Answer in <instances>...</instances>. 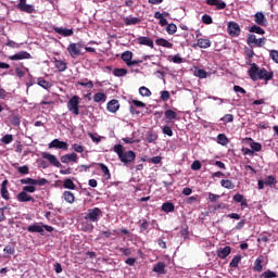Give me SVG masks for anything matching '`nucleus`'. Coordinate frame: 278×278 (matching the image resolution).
Here are the masks:
<instances>
[{"label":"nucleus","instance_id":"nucleus-40","mask_svg":"<svg viewBox=\"0 0 278 278\" xmlns=\"http://www.w3.org/2000/svg\"><path fill=\"white\" fill-rule=\"evenodd\" d=\"M217 142L218 144H222V147H227V144H229V139L225 134H219L217 136Z\"/></svg>","mask_w":278,"mask_h":278},{"label":"nucleus","instance_id":"nucleus-56","mask_svg":"<svg viewBox=\"0 0 278 278\" xmlns=\"http://www.w3.org/2000/svg\"><path fill=\"white\" fill-rule=\"evenodd\" d=\"M162 131L165 136H169V138L173 137V128H170V126H163Z\"/></svg>","mask_w":278,"mask_h":278},{"label":"nucleus","instance_id":"nucleus-53","mask_svg":"<svg viewBox=\"0 0 278 278\" xmlns=\"http://www.w3.org/2000/svg\"><path fill=\"white\" fill-rule=\"evenodd\" d=\"M220 121L225 124L233 123V114H226L220 118Z\"/></svg>","mask_w":278,"mask_h":278},{"label":"nucleus","instance_id":"nucleus-32","mask_svg":"<svg viewBox=\"0 0 278 278\" xmlns=\"http://www.w3.org/2000/svg\"><path fill=\"white\" fill-rule=\"evenodd\" d=\"M166 269V264H164V262H159L154 267H153V271L157 273L159 275H164Z\"/></svg>","mask_w":278,"mask_h":278},{"label":"nucleus","instance_id":"nucleus-51","mask_svg":"<svg viewBox=\"0 0 278 278\" xmlns=\"http://www.w3.org/2000/svg\"><path fill=\"white\" fill-rule=\"evenodd\" d=\"M250 147H251L253 153H255V151H256V153H258V151H262V143H260V142H252L250 144Z\"/></svg>","mask_w":278,"mask_h":278},{"label":"nucleus","instance_id":"nucleus-10","mask_svg":"<svg viewBox=\"0 0 278 278\" xmlns=\"http://www.w3.org/2000/svg\"><path fill=\"white\" fill-rule=\"evenodd\" d=\"M16 8L21 12H26V14H34V5L27 4V0H20Z\"/></svg>","mask_w":278,"mask_h":278},{"label":"nucleus","instance_id":"nucleus-17","mask_svg":"<svg viewBox=\"0 0 278 278\" xmlns=\"http://www.w3.org/2000/svg\"><path fill=\"white\" fill-rule=\"evenodd\" d=\"M27 231L29 233H40V236H45V228L38 224H33L28 226Z\"/></svg>","mask_w":278,"mask_h":278},{"label":"nucleus","instance_id":"nucleus-15","mask_svg":"<svg viewBox=\"0 0 278 278\" xmlns=\"http://www.w3.org/2000/svg\"><path fill=\"white\" fill-rule=\"evenodd\" d=\"M53 31H55V34H59V36H63V38H68V36H73L74 34L73 28L68 29V28H62L58 26L53 27Z\"/></svg>","mask_w":278,"mask_h":278},{"label":"nucleus","instance_id":"nucleus-4","mask_svg":"<svg viewBox=\"0 0 278 278\" xmlns=\"http://www.w3.org/2000/svg\"><path fill=\"white\" fill-rule=\"evenodd\" d=\"M67 110L72 112L74 116H79V96H74L68 100Z\"/></svg>","mask_w":278,"mask_h":278},{"label":"nucleus","instance_id":"nucleus-27","mask_svg":"<svg viewBox=\"0 0 278 278\" xmlns=\"http://www.w3.org/2000/svg\"><path fill=\"white\" fill-rule=\"evenodd\" d=\"M155 45H157V47H164L165 49H173V43L164 38H157Z\"/></svg>","mask_w":278,"mask_h":278},{"label":"nucleus","instance_id":"nucleus-14","mask_svg":"<svg viewBox=\"0 0 278 278\" xmlns=\"http://www.w3.org/2000/svg\"><path fill=\"white\" fill-rule=\"evenodd\" d=\"M119 109H121V103L116 99L111 100L106 104L108 112H111L112 114H116V112H118Z\"/></svg>","mask_w":278,"mask_h":278},{"label":"nucleus","instance_id":"nucleus-61","mask_svg":"<svg viewBox=\"0 0 278 278\" xmlns=\"http://www.w3.org/2000/svg\"><path fill=\"white\" fill-rule=\"evenodd\" d=\"M191 170H201V161H194L191 164Z\"/></svg>","mask_w":278,"mask_h":278},{"label":"nucleus","instance_id":"nucleus-38","mask_svg":"<svg viewBox=\"0 0 278 278\" xmlns=\"http://www.w3.org/2000/svg\"><path fill=\"white\" fill-rule=\"evenodd\" d=\"M140 18L139 17H131V16H128V17H125L124 18V23L125 25L129 26V25H138L140 24Z\"/></svg>","mask_w":278,"mask_h":278},{"label":"nucleus","instance_id":"nucleus-29","mask_svg":"<svg viewBox=\"0 0 278 278\" xmlns=\"http://www.w3.org/2000/svg\"><path fill=\"white\" fill-rule=\"evenodd\" d=\"M63 199L66 201V203L73 204L75 203V193L71 191H64L63 192Z\"/></svg>","mask_w":278,"mask_h":278},{"label":"nucleus","instance_id":"nucleus-63","mask_svg":"<svg viewBox=\"0 0 278 278\" xmlns=\"http://www.w3.org/2000/svg\"><path fill=\"white\" fill-rule=\"evenodd\" d=\"M23 191L24 192H29V193H34V192H36V187H34V185H31V186H25V187H23Z\"/></svg>","mask_w":278,"mask_h":278},{"label":"nucleus","instance_id":"nucleus-54","mask_svg":"<svg viewBox=\"0 0 278 278\" xmlns=\"http://www.w3.org/2000/svg\"><path fill=\"white\" fill-rule=\"evenodd\" d=\"M72 149H73V151H75L76 153H84V151H85V147L84 146H79V144H77V143H73L72 144Z\"/></svg>","mask_w":278,"mask_h":278},{"label":"nucleus","instance_id":"nucleus-8","mask_svg":"<svg viewBox=\"0 0 278 278\" xmlns=\"http://www.w3.org/2000/svg\"><path fill=\"white\" fill-rule=\"evenodd\" d=\"M241 29H240V25L236 22H229L228 23V34L229 36H231L232 38H238V36H240L241 34Z\"/></svg>","mask_w":278,"mask_h":278},{"label":"nucleus","instance_id":"nucleus-45","mask_svg":"<svg viewBox=\"0 0 278 278\" xmlns=\"http://www.w3.org/2000/svg\"><path fill=\"white\" fill-rule=\"evenodd\" d=\"M113 75L115 77H125V75H127V70H125V68H115V70H113Z\"/></svg>","mask_w":278,"mask_h":278},{"label":"nucleus","instance_id":"nucleus-28","mask_svg":"<svg viewBox=\"0 0 278 278\" xmlns=\"http://www.w3.org/2000/svg\"><path fill=\"white\" fill-rule=\"evenodd\" d=\"M54 66H55V68H58V71L60 73H64V71H66V68H68V65L66 62H64L62 60H58V59L54 60Z\"/></svg>","mask_w":278,"mask_h":278},{"label":"nucleus","instance_id":"nucleus-16","mask_svg":"<svg viewBox=\"0 0 278 278\" xmlns=\"http://www.w3.org/2000/svg\"><path fill=\"white\" fill-rule=\"evenodd\" d=\"M231 254V247L226 245L225 248H219L217 250V257L220 260H226Z\"/></svg>","mask_w":278,"mask_h":278},{"label":"nucleus","instance_id":"nucleus-3","mask_svg":"<svg viewBox=\"0 0 278 278\" xmlns=\"http://www.w3.org/2000/svg\"><path fill=\"white\" fill-rule=\"evenodd\" d=\"M103 216V212L99 207L89 208L85 215V219L89 223H97Z\"/></svg>","mask_w":278,"mask_h":278},{"label":"nucleus","instance_id":"nucleus-24","mask_svg":"<svg viewBox=\"0 0 278 278\" xmlns=\"http://www.w3.org/2000/svg\"><path fill=\"white\" fill-rule=\"evenodd\" d=\"M262 264H264V256H258L254 262V273H262V270H264V266Z\"/></svg>","mask_w":278,"mask_h":278},{"label":"nucleus","instance_id":"nucleus-19","mask_svg":"<svg viewBox=\"0 0 278 278\" xmlns=\"http://www.w3.org/2000/svg\"><path fill=\"white\" fill-rule=\"evenodd\" d=\"M207 5H214L216 10H225L227 3L223 0H206Z\"/></svg>","mask_w":278,"mask_h":278},{"label":"nucleus","instance_id":"nucleus-5","mask_svg":"<svg viewBox=\"0 0 278 278\" xmlns=\"http://www.w3.org/2000/svg\"><path fill=\"white\" fill-rule=\"evenodd\" d=\"M247 45H249V47L261 48L263 45H266V37H262L257 39L255 35L250 34L247 38Z\"/></svg>","mask_w":278,"mask_h":278},{"label":"nucleus","instance_id":"nucleus-34","mask_svg":"<svg viewBox=\"0 0 278 278\" xmlns=\"http://www.w3.org/2000/svg\"><path fill=\"white\" fill-rule=\"evenodd\" d=\"M77 86H83L84 88H89L90 90H92V88H94V84L92 83V80H88V78H85L84 80H78Z\"/></svg>","mask_w":278,"mask_h":278},{"label":"nucleus","instance_id":"nucleus-35","mask_svg":"<svg viewBox=\"0 0 278 278\" xmlns=\"http://www.w3.org/2000/svg\"><path fill=\"white\" fill-rule=\"evenodd\" d=\"M162 211L170 214V212H175V204L173 202H165L162 204Z\"/></svg>","mask_w":278,"mask_h":278},{"label":"nucleus","instance_id":"nucleus-6","mask_svg":"<svg viewBox=\"0 0 278 278\" xmlns=\"http://www.w3.org/2000/svg\"><path fill=\"white\" fill-rule=\"evenodd\" d=\"M81 47H84V45H81V42L70 43L67 47V51H68L71 58H73V59L79 58V55H81Z\"/></svg>","mask_w":278,"mask_h":278},{"label":"nucleus","instance_id":"nucleus-44","mask_svg":"<svg viewBox=\"0 0 278 278\" xmlns=\"http://www.w3.org/2000/svg\"><path fill=\"white\" fill-rule=\"evenodd\" d=\"M37 84H38V86H40L45 90H49V88H51V83H49L48 80H46L43 78H38Z\"/></svg>","mask_w":278,"mask_h":278},{"label":"nucleus","instance_id":"nucleus-31","mask_svg":"<svg viewBox=\"0 0 278 278\" xmlns=\"http://www.w3.org/2000/svg\"><path fill=\"white\" fill-rule=\"evenodd\" d=\"M122 60L123 62H125L126 66H128L131 60H134V52L125 51L124 53H122Z\"/></svg>","mask_w":278,"mask_h":278},{"label":"nucleus","instance_id":"nucleus-62","mask_svg":"<svg viewBox=\"0 0 278 278\" xmlns=\"http://www.w3.org/2000/svg\"><path fill=\"white\" fill-rule=\"evenodd\" d=\"M233 92H239L240 94H247V90L238 85L233 86Z\"/></svg>","mask_w":278,"mask_h":278},{"label":"nucleus","instance_id":"nucleus-12","mask_svg":"<svg viewBox=\"0 0 278 278\" xmlns=\"http://www.w3.org/2000/svg\"><path fill=\"white\" fill-rule=\"evenodd\" d=\"M62 164H71V162H74V164H77L79 162V157L77 156V153L72 152L70 154H65L61 156Z\"/></svg>","mask_w":278,"mask_h":278},{"label":"nucleus","instance_id":"nucleus-9","mask_svg":"<svg viewBox=\"0 0 278 278\" xmlns=\"http://www.w3.org/2000/svg\"><path fill=\"white\" fill-rule=\"evenodd\" d=\"M41 157H43V160H48V162L52 164V166H55V168H62V163L58 161V157H55V155L49 152H43L41 153Z\"/></svg>","mask_w":278,"mask_h":278},{"label":"nucleus","instance_id":"nucleus-58","mask_svg":"<svg viewBox=\"0 0 278 278\" xmlns=\"http://www.w3.org/2000/svg\"><path fill=\"white\" fill-rule=\"evenodd\" d=\"M118 252L123 253L126 257H129L131 255V249L129 248H118Z\"/></svg>","mask_w":278,"mask_h":278},{"label":"nucleus","instance_id":"nucleus-59","mask_svg":"<svg viewBox=\"0 0 278 278\" xmlns=\"http://www.w3.org/2000/svg\"><path fill=\"white\" fill-rule=\"evenodd\" d=\"M11 124L14 126V127H18V125H21V117L20 116H13L11 118Z\"/></svg>","mask_w":278,"mask_h":278},{"label":"nucleus","instance_id":"nucleus-13","mask_svg":"<svg viewBox=\"0 0 278 278\" xmlns=\"http://www.w3.org/2000/svg\"><path fill=\"white\" fill-rule=\"evenodd\" d=\"M138 45H141L143 47H150V49H154L155 45L153 43V39L144 36H140L137 38Z\"/></svg>","mask_w":278,"mask_h":278},{"label":"nucleus","instance_id":"nucleus-22","mask_svg":"<svg viewBox=\"0 0 278 278\" xmlns=\"http://www.w3.org/2000/svg\"><path fill=\"white\" fill-rule=\"evenodd\" d=\"M8 179L3 180L2 181V185H1V197L2 199H4L5 201H10V191H8Z\"/></svg>","mask_w":278,"mask_h":278},{"label":"nucleus","instance_id":"nucleus-1","mask_svg":"<svg viewBox=\"0 0 278 278\" xmlns=\"http://www.w3.org/2000/svg\"><path fill=\"white\" fill-rule=\"evenodd\" d=\"M248 75L252 81H270L273 77H275V73L273 71H267L266 68L257 66V64L252 63L251 67L248 71Z\"/></svg>","mask_w":278,"mask_h":278},{"label":"nucleus","instance_id":"nucleus-50","mask_svg":"<svg viewBox=\"0 0 278 278\" xmlns=\"http://www.w3.org/2000/svg\"><path fill=\"white\" fill-rule=\"evenodd\" d=\"M13 140L14 136L12 135H5L1 138V142H3V144H10Z\"/></svg>","mask_w":278,"mask_h":278},{"label":"nucleus","instance_id":"nucleus-18","mask_svg":"<svg viewBox=\"0 0 278 278\" xmlns=\"http://www.w3.org/2000/svg\"><path fill=\"white\" fill-rule=\"evenodd\" d=\"M17 201H20V203H29V201L34 203L36 200L34 197L27 194L26 191H22L17 194Z\"/></svg>","mask_w":278,"mask_h":278},{"label":"nucleus","instance_id":"nucleus-21","mask_svg":"<svg viewBox=\"0 0 278 278\" xmlns=\"http://www.w3.org/2000/svg\"><path fill=\"white\" fill-rule=\"evenodd\" d=\"M10 60L16 61V60H31V54L27 51H22L20 53H16L12 56H10Z\"/></svg>","mask_w":278,"mask_h":278},{"label":"nucleus","instance_id":"nucleus-64","mask_svg":"<svg viewBox=\"0 0 278 278\" xmlns=\"http://www.w3.org/2000/svg\"><path fill=\"white\" fill-rule=\"evenodd\" d=\"M269 55H270L271 60H274L276 62V64H278V51L277 50H271L269 52Z\"/></svg>","mask_w":278,"mask_h":278},{"label":"nucleus","instance_id":"nucleus-42","mask_svg":"<svg viewBox=\"0 0 278 278\" xmlns=\"http://www.w3.org/2000/svg\"><path fill=\"white\" fill-rule=\"evenodd\" d=\"M242 261V256L241 255H236L231 262L229 263V267L230 268H238V265L240 264V262Z\"/></svg>","mask_w":278,"mask_h":278},{"label":"nucleus","instance_id":"nucleus-7","mask_svg":"<svg viewBox=\"0 0 278 278\" xmlns=\"http://www.w3.org/2000/svg\"><path fill=\"white\" fill-rule=\"evenodd\" d=\"M21 184L28 185V186H47V184H49V180H47V178H40V179L24 178V179H21Z\"/></svg>","mask_w":278,"mask_h":278},{"label":"nucleus","instance_id":"nucleus-36","mask_svg":"<svg viewBox=\"0 0 278 278\" xmlns=\"http://www.w3.org/2000/svg\"><path fill=\"white\" fill-rule=\"evenodd\" d=\"M98 166L100 167V169L102 170L105 179H112V174L110 173V168L106 167L105 164L103 163H98Z\"/></svg>","mask_w":278,"mask_h":278},{"label":"nucleus","instance_id":"nucleus-25","mask_svg":"<svg viewBox=\"0 0 278 278\" xmlns=\"http://www.w3.org/2000/svg\"><path fill=\"white\" fill-rule=\"evenodd\" d=\"M232 201H235L236 203H240L241 207H248L249 206V203L247 202V199L240 193H236L232 197Z\"/></svg>","mask_w":278,"mask_h":278},{"label":"nucleus","instance_id":"nucleus-11","mask_svg":"<svg viewBox=\"0 0 278 278\" xmlns=\"http://www.w3.org/2000/svg\"><path fill=\"white\" fill-rule=\"evenodd\" d=\"M49 149H62L63 151H68V143L66 141H60V139H53L49 143Z\"/></svg>","mask_w":278,"mask_h":278},{"label":"nucleus","instance_id":"nucleus-43","mask_svg":"<svg viewBox=\"0 0 278 278\" xmlns=\"http://www.w3.org/2000/svg\"><path fill=\"white\" fill-rule=\"evenodd\" d=\"M149 229V222L147 219L139 220V231L140 233H144Z\"/></svg>","mask_w":278,"mask_h":278},{"label":"nucleus","instance_id":"nucleus-47","mask_svg":"<svg viewBox=\"0 0 278 278\" xmlns=\"http://www.w3.org/2000/svg\"><path fill=\"white\" fill-rule=\"evenodd\" d=\"M277 184V178L275 176H267L265 178V186H275Z\"/></svg>","mask_w":278,"mask_h":278},{"label":"nucleus","instance_id":"nucleus-26","mask_svg":"<svg viewBox=\"0 0 278 278\" xmlns=\"http://www.w3.org/2000/svg\"><path fill=\"white\" fill-rule=\"evenodd\" d=\"M197 47L200 49H210V47H212V41H210V39L200 38L197 41Z\"/></svg>","mask_w":278,"mask_h":278},{"label":"nucleus","instance_id":"nucleus-30","mask_svg":"<svg viewBox=\"0 0 278 278\" xmlns=\"http://www.w3.org/2000/svg\"><path fill=\"white\" fill-rule=\"evenodd\" d=\"M93 101L94 103H105V101H108V96L103 92H97L93 96Z\"/></svg>","mask_w":278,"mask_h":278},{"label":"nucleus","instance_id":"nucleus-48","mask_svg":"<svg viewBox=\"0 0 278 278\" xmlns=\"http://www.w3.org/2000/svg\"><path fill=\"white\" fill-rule=\"evenodd\" d=\"M195 77H199L200 79H205L207 77V72L205 70H197L194 72Z\"/></svg>","mask_w":278,"mask_h":278},{"label":"nucleus","instance_id":"nucleus-49","mask_svg":"<svg viewBox=\"0 0 278 278\" xmlns=\"http://www.w3.org/2000/svg\"><path fill=\"white\" fill-rule=\"evenodd\" d=\"M139 94H141V97H151V90L147 87H140Z\"/></svg>","mask_w":278,"mask_h":278},{"label":"nucleus","instance_id":"nucleus-33","mask_svg":"<svg viewBox=\"0 0 278 278\" xmlns=\"http://www.w3.org/2000/svg\"><path fill=\"white\" fill-rule=\"evenodd\" d=\"M249 31L250 34H257L258 36H264V34H266V30H264V28L257 25L251 26Z\"/></svg>","mask_w":278,"mask_h":278},{"label":"nucleus","instance_id":"nucleus-52","mask_svg":"<svg viewBox=\"0 0 278 278\" xmlns=\"http://www.w3.org/2000/svg\"><path fill=\"white\" fill-rule=\"evenodd\" d=\"M261 277H264V278H275L277 277V273L273 271V270H266L264 271Z\"/></svg>","mask_w":278,"mask_h":278},{"label":"nucleus","instance_id":"nucleus-60","mask_svg":"<svg viewBox=\"0 0 278 278\" xmlns=\"http://www.w3.org/2000/svg\"><path fill=\"white\" fill-rule=\"evenodd\" d=\"M170 99V92L168 91H161V101H168Z\"/></svg>","mask_w":278,"mask_h":278},{"label":"nucleus","instance_id":"nucleus-2","mask_svg":"<svg viewBox=\"0 0 278 278\" xmlns=\"http://www.w3.org/2000/svg\"><path fill=\"white\" fill-rule=\"evenodd\" d=\"M114 152L117 154L119 162L125 164V166H128V164H131L136 160V152L131 150L125 151L123 144H115Z\"/></svg>","mask_w":278,"mask_h":278},{"label":"nucleus","instance_id":"nucleus-57","mask_svg":"<svg viewBox=\"0 0 278 278\" xmlns=\"http://www.w3.org/2000/svg\"><path fill=\"white\" fill-rule=\"evenodd\" d=\"M17 172L21 175H29V167L27 165L21 166L17 168Z\"/></svg>","mask_w":278,"mask_h":278},{"label":"nucleus","instance_id":"nucleus-39","mask_svg":"<svg viewBox=\"0 0 278 278\" xmlns=\"http://www.w3.org/2000/svg\"><path fill=\"white\" fill-rule=\"evenodd\" d=\"M63 188H65L66 190H75L77 188V185H75L72 179L66 178L63 182Z\"/></svg>","mask_w":278,"mask_h":278},{"label":"nucleus","instance_id":"nucleus-37","mask_svg":"<svg viewBox=\"0 0 278 278\" xmlns=\"http://www.w3.org/2000/svg\"><path fill=\"white\" fill-rule=\"evenodd\" d=\"M220 186L222 188H226L227 190H233V188H236V185H233V181L229 179H222Z\"/></svg>","mask_w":278,"mask_h":278},{"label":"nucleus","instance_id":"nucleus-55","mask_svg":"<svg viewBox=\"0 0 278 278\" xmlns=\"http://www.w3.org/2000/svg\"><path fill=\"white\" fill-rule=\"evenodd\" d=\"M202 23H204V25H212L214 21L212 20L211 15L204 14L202 16Z\"/></svg>","mask_w":278,"mask_h":278},{"label":"nucleus","instance_id":"nucleus-46","mask_svg":"<svg viewBox=\"0 0 278 278\" xmlns=\"http://www.w3.org/2000/svg\"><path fill=\"white\" fill-rule=\"evenodd\" d=\"M166 31L167 34H169V36H173V34H177V25H175L174 23L167 24Z\"/></svg>","mask_w":278,"mask_h":278},{"label":"nucleus","instance_id":"nucleus-41","mask_svg":"<svg viewBox=\"0 0 278 278\" xmlns=\"http://www.w3.org/2000/svg\"><path fill=\"white\" fill-rule=\"evenodd\" d=\"M157 140V135L154 131H149L146 136V142H149V144L155 142Z\"/></svg>","mask_w":278,"mask_h":278},{"label":"nucleus","instance_id":"nucleus-23","mask_svg":"<svg viewBox=\"0 0 278 278\" xmlns=\"http://www.w3.org/2000/svg\"><path fill=\"white\" fill-rule=\"evenodd\" d=\"M165 118H166V123H175V121H177V112L167 109L165 112Z\"/></svg>","mask_w":278,"mask_h":278},{"label":"nucleus","instance_id":"nucleus-20","mask_svg":"<svg viewBox=\"0 0 278 278\" xmlns=\"http://www.w3.org/2000/svg\"><path fill=\"white\" fill-rule=\"evenodd\" d=\"M254 21L256 25H260L261 27H266V16L262 12H257L254 15Z\"/></svg>","mask_w":278,"mask_h":278}]
</instances>
